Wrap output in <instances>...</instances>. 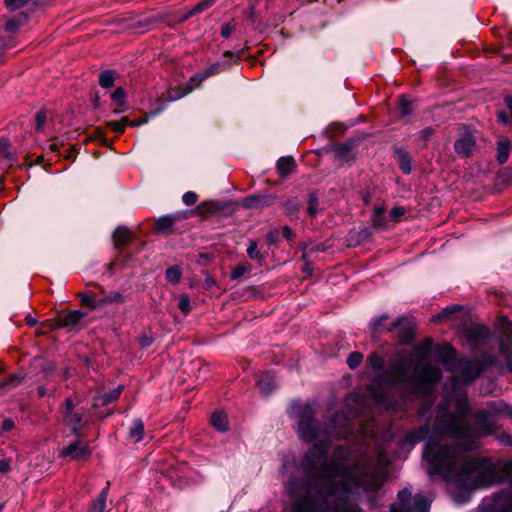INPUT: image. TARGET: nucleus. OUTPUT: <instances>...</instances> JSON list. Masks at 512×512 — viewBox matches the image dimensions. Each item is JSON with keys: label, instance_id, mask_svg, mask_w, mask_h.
I'll use <instances>...</instances> for the list:
<instances>
[{"label": "nucleus", "instance_id": "39", "mask_svg": "<svg viewBox=\"0 0 512 512\" xmlns=\"http://www.w3.org/2000/svg\"><path fill=\"white\" fill-rule=\"evenodd\" d=\"M197 200H198L197 194L192 191L185 192L182 196V201L187 206L194 205L197 202Z\"/></svg>", "mask_w": 512, "mask_h": 512}, {"label": "nucleus", "instance_id": "61", "mask_svg": "<svg viewBox=\"0 0 512 512\" xmlns=\"http://www.w3.org/2000/svg\"><path fill=\"white\" fill-rule=\"evenodd\" d=\"M36 319L31 317V316H27L26 317V324L29 326V327H33L35 324H36Z\"/></svg>", "mask_w": 512, "mask_h": 512}, {"label": "nucleus", "instance_id": "49", "mask_svg": "<svg viewBox=\"0 0 512 512\" xmlns=\"http://www.w3.org/2000/svg\"><path fill=\"white\" fill-rule=\"evenodd\" d=\"M405 213V209L402 208V207H395L391 210L390 212V215L391 217L395 218V219H398L400 218L401 216H403Z\"/></svg>", "mask_w": 512, "mask_h": 512}, {"label": "nucleus", "instance_id": "21", "mask_svg": "<svg viewBox=\"0 0 512 512\" xmlns=\"http://www.w3.org/2000/svg\"><path fill=\"white\" fill-rule=\"evenodd\" d=\"M395 153L400 169L405 174H410L412 171V156L410 153L403 148H397Z\"/></svg>", "mask_w": 512, "mask_h": 512}, {"label": "nucleus", "instance_id": "29", "mask_svg": "<svg viewBox=\"0 0 512 512\" xmlns=\"http://www.w3.org/2000/svg\"><path fill=\"white\" fill-rule=\"evenodd\" d=\"M175 217L172 215L162 216L156 222V229L158 231H166L172 227Z\"/></svg>", "mask_w": 512, "mask_h": 512}, {"label": "nucleus", "instance_id": "25", "mask_svg": "<svg viewBox=\"0 0 512 512\" xmlns=\"http://www.w3.org/2000/svg\"><path fill=\"white\" fill-rule=\"evenodd\" d=\"M108 487H105L93 502L90 512H105L106 501H107Z\"/></svg>", "mask_w": 512, "mask_h": 512}, {"label": "nucleus", "instance_id": "18", "mask_svg": "<svg viewBox=\"0 0 512 512\" xmlns=\"http://www.w3.org/2000/svg\"><path fill=\"white\" fill-rule=\"evenodd\" d=\"M122 391L123 386L119 385L118 387L112 389L111 391L98 396L95 399L94 407L109 405L110 403L116 401L120 397Z\"/></svg>", "mask_w": 512, "mask_h": 512}, {"label": "nucleus", "instance_id": "3", "mask_svg": "<svg viewBox=\"0 0 512 512\" xmlns=\"http://www.w3.org/2000/svg\"><path fill=\"white\" fill-rule=\"evenodd\" d=\"M433 467L446 477L453 479L454 483L469 489L508 482L506 491H509V504L508 506L498 504L494 512H512V460L501 462L492 458L475 459L468 461L462 470H457L451 463L436 464L434 460Z\"/></svg>", "mask_w": 512, "mask_h": 512}, {"label": "nucleus", "instance_id": "11", "mask_svg": "<svg viewBox=\"0 0 512 512\" xmlns=\"http://www.w3.org/2000/svg\"><path fill=\"white\" fill-rule=\"evenodd\" d=\"M64 423L70 427L73 434H79L84 425L83 410L75 409V404L71 398H67L63 405Z\"/></svg>", "mask_w": 512, "mask_h": 512}, {"label": "nucleus", "instance_id": "17", "mask_svg": "<svg viewBox=\"0 0 512 512\" xmlns=\"http://www.w3.org/2000/svg\"><path fill=\"white\" fill-rule=\"evenodd\" d=\"M0 161L9 167L16 163L15 153L10 151V142L6 138H0Z\"/></svg>", "mask_w": 512, "mask_h": 512}, {"label": "nucleus", "instance_id": "28", "mask_svg": "<svg viewBox=\"0 0 512 512\" xmlns=\"http://www.w3.org/2000/svg\"><path fill=\"white\" fill-rule=\"evenodd\" d=\"M181 275V268L179 266H172L166 270L165 277L168 282L176 284L180 281Z\"/></svg>", "mask_w": 512, "mask_h": 512}, {"label": "nucleus", "instance_id": "10", "mask_svg": "<svg viewBox=\"0 0 512 512\" xmlns=\"http://www.w3.org/2000/svg\"><path fill=\"white\" fill-rule=\"evenodd\" d=\"M477 142L476 131L469 126L459 128V138L454 142V150L458 156L468 158L472 155Z\"/></svg>", "mask_w": 512, "mask_h": 512}, {"label": "nucleus", "instance_id": "53", "mask_svg": "<svg viewBox=\"0 0 512 512\" xmlns=\"http://www.w3.org/2000/svg\"><path fill=\"white\" fill-rule=\"evenodd\" d=\"M62 145V143H60L58 141L57 138L53 139V141L49 144V150L54 152V153H57L59 151V148L60 146Z\"/></svg>", "mask_w": 512, "mask_h": 512}, {"label": "nucleus", "instance_id": "7", "mask_svg": "<svg viewBox=\"0 0 512 512\" xmlns=\"http://www.w3.org/2000/svg\"><path fill=\"white\" fill-rule=\"evenodd\" d=\"M224 59L222 61H217L210 66H208L205 70L195 74L192 76L185 87L184 92L179 96L182 97L188 93H190L195 87H198L201 82L206 80L208 77L217 75L225 70H227L232 64H235L240 59L238 54H235L231 51H226L223 55Z\"/></svg>", "mask_w": 512, "mask_h": 512}, {"label": "nucleus", "instance_id": "60", "mask_svg": "<svg viewBox=\"0 0 512 512\" xmlns=\"http://www.w3.org/2000/svg\"><path fill=\"white\" fill-rule=\"evenodd\" d=\"M140 343H141L142 347H147V346L151 345L152 341L148 337H141Z\"/></svg>", "mask_w": 512, "mask_h": 512}, {"label": "nucleus", "instance_id": "34", "mask_svg": "<svg viewBox=\"0 0 512 512\" xmlns=\"http://www.w3.org/2000/svg\"><path fill=\"white\" fill-rule=\"evenodd\" d=\"M363 360V355L360 352H351L347 357V365L350 369L357 368Z\"/></svg>", "mask_w": 512, "mask_h": 512}, {"label": "nucleus", "instance_id": "33", "mask_svg": "<svg viewBox=\"0 0 512 512\" xmlns=\"http://www.w3.org/2000/svg\"><path fill=\"white\" fill-rule=\"evenodd\" d=\"M399 109L402 116H407L412 113V104L408 97L402 95L399 99Z\"/></svg>", "mask_w": 512, "mask_h": 512}, {"label": "nucleus", "instance_id": "36", "mask_svg": "<svg viewBox=\"0 0 512 512\" xmlns=\"http://www.w3.org/2000/svg\"><path fill=\"white\" fill-rule=\"evenodd\" d=\"M111 97H112L113 101L116 102L117 105H119V106L125 105L126 94H125V91L123 88H121V87L116 88L114 90V92L112 93Z\"/></svg>", "mask_w": 512, "mask_h": 512}, {"label": "nucleus", "instance_id": "47", "mask_svg": "<svg viewBox=\"0 0 512 512\" xmlns=\"http://www.w3.org/2000/svg\"><path fill=\"white\" fill-rule=\"evenodd\" d=\"M14 427H15L14 421L12 419H10V418H7V419L3 420V422H2L1 431L2 432H9Z\"/></svg>", "mask_w": 512, "mask_h": 512}, {"label": "nucleus", "instance_id": "48", "mask_svg": "<svg viewBox=\"0 0 512 512\" xmlns=\"http://www.w3.org/2000/svg\"><path fill=\"white\" fill-rule=\"evenodd\" d=\"M497 119L499 122L503 123L504 125H508L512 123L511 117L507 115L506 112L500 111L497 113Z\"/></svg>", "mask_w": 512, "mask_h": 512}, {"label": "nucleus", "instance_id": "6", "mask_svg": "<svg viewBox=\"0 0 512 512\" xmlns=\"http://www.w3.org/2000/svg\"><path fill=\"white\" fill-rule=\"evenodd\" d=\"M367 364L377 372L375 383H383L388 388H396L400 384L405 386L410 384V381L406 379L410 364L403 353L397 354L386 370L383 358L375 352L367 357Z\"/></svg>", "mask_w": 512, "mask_h": 512}, {"label": "nucleus", "instance_id": "31", "mask_svg": "<svg viewBox=\"0 0 512 512\" xmlns=\"http://www.w3.org/2000/svg\"><path fill=\"white\" fill-rule=\"evenodd\" d=\"M247 255L252 260H262L264 258L263 254L257 247V243L255 241H251L247 247Z\"/></svg>", "mask_w": 512, "mask_h": 512}, {"label": "nucleus", "instance_id": "38", "mask_svg": "<svg viewBox=\"0 0 512 512\" xmlns=\"http://www.w3.org/2000/svg\"><path fill=\"white\" fill-rule=\"evenodd\" d=\"M473 336L476 338L478 342H483L484 340L488 339L489 337V329L485 327H479L476 328L473 331Z\"/></svg>", "mask_w": 512, "mask_h": 512}, {"label": "nucleus", "instance_id": "41", "mask_svg": "<svg viewBox=\"0 0 512 512\" xmlns=\"http://www.w3.org/2000/svg\"><path fill=\"white\" fill-rule=\"evenodd\" d=\"M47 116L45 112L40 111L36 114L35 122H36V130L41 131L46 123Z\"/></svg>", "mask_w": 512, "mask_h": 512}, {"label": "nucleus", "instance_id": "22", "mask_svg": "<svg viewBox=\"0 0 512 512\" xmlns=\"http://www.w3.org/2000/svg\"><path fill=\"white\" fill-rule=\"evenodd\" d=\"M129 438L134 442H140L144 437V424L141 419H134L129 429Z\"/></svg>", "mask_w": 512, "mask_h": 512}, {"label": "nucleus", "instance_id": "42", "mask_svg": "<svg viewBox=\"0 0 512 512\" xmlns=\"http://www.w3.org/2000/svg\"><path fill=\"white\" fill-rule=\"evenodd\" d=\"M29 1L30 0H5V3L10 10H16L23 7Z\"/></svg>", "mask_w": 512, "mask_h": 512}, {"label": "nucleus", "instance_id": "12", "mask_svg": "<svg viewBox=\"0 0 512 512\" xmlns=\"http://www.w3.org/2000/svg\"><path fill=\"white\" fill-rule=\"evenodd\" d=\"M85 317V313L79 310H73L68 312H63L58 315L56 319L53 320L52 328L53 329H67L68 331H77L80 326L81 320Z\"/></svg>", "mask_w": 512, "mask_h": 512}, {"label": "nucleus", "instance_id": "50", "mask_svg": "<svg viewBox=\"0 0 512 512\" xmlns=\"http://www.w3.org/2000/svg\"><path fill=\"white\" fill-rule=\"evenodd\" d=\"M433 133L434 130L431 127H426L420 132V136L424 141H427Z\"/></svg>", "mask_w": 512, "mask_h": 512}, {"label": "nucleus", "instance_id": "26", "mask_svg": "<svg viewBox=\"0 0 512 512\" xmlns=\"http://www.w3.org/2000/svg\"><path fill=\"white\" fill-rule=\"evenodd\" d=\"M115 81V72L112 70H105L99 76V84L103 88H110Z\"/></svg>", "mask_w": 512, "mask_h": 512}, {"label": "nucleus", "instance_id": "52", "mask_svg": "<svg viewBox=\"0 0 512 512\" xmlns=\"http://www.w3.org/2000/svg\"><path fill=\"white\" fill-rule=\"evenodd\" d=\"M10 469V460L1 459L0 460V473H6Z\"/></svg>", "mask_w": 512, "mask_h": 512}, {"label": "nucleus", "instance_id": "56", "mask_svg": "<svg viewBox=\"0 0 512 512\" xmlns=\"http://www.w3.org/2000/svg\"><path fill=\"white\" fill-rule=\"evenodd\" d=\"M505 104L508 108V111L510 113V117H511V120H512V96H506L505 99Z\"/></svg>", "mask_w": 512, "mask_h": 512}, {"label": "nucleus", "instance_id": "43", "mask_svg": "<svg viewBox=\"0 0 512 512\" xmlns=\"http://www.w3.org/2000/svg\"><path fill=\"white\" fill-rule=\"evenodd\" d=\"M317 199L314 194H310L309 196V205H308V213L311 216H315L317 214Z\"/></svg>", "mask_w": 512, "mask_h": 512}, {"label": "nucleus", "instance_id": "4", "mask_svg": "<svg viewBox=\"0 0 512 512\" xmlns=\"http://www.w3.org/2000/svg\"><path fill=\"white\" fill-rule=\"evenodd\" d=\"M431 351L432 340L428 338L414 349L412 355L415 361L412 377L417 382L414 391L424 397L430 396L433 387L442 377L440 368L428 363Z\"/></svg>", "mask_w": 512, "mask_h": 512}, {"label": "nucleus", "instance_id": "27", "mask_svg": "<svg viewBox=\"0 0 512 512\" xmlns=\"http://www.w3.org/2000/svg\"><path fill=\"white\" fill-rule=\"evenodd\" d=\"M251 270H252V266L250 263L246 262V263L240 264L232 270L230 278L232 280H237V279L241 278L242 276H244L245 274L249 273Z\"/></svg>", "mask_w": 512, "mask_h": 512}, {"label": "nucleus", "instance_id": "45", "mask_svg": "<svg viewBox=\"0 0 512 512\" xmlns=\"http://www.w3.org/2000/svg\"><path fill=\"white\" fill-rule=\"evenodd\" d=\"M107 126L117 133H122L125 130V124H121L120 121H109Z\"/></svg>", "mask_w": 512, "mask_h": 512}, {"label": "nucleus", "instance_id": "64", "mask_svg": "<svg viewBox=\"0 0 512 512\" xmlns=\"http://www.w3.org/2000/svg\"><path fill=\"white\" fill-rule=\"evenodd\" d=\"M503 414H506V415H508V416L512 417V406H510V405H508V404L506 403L505 412H504Z\"/></svg>", "mask_w": 512, "mask_h": 512}, {"label": "nucleus", "instance_id": "40", "mask_svg": "<svg viewBox=\"0 0 512 512\" xmlns=\"http://www.w3.org/2000/svg\"><path fill=\"white\" fill-rule=\"evenodd\" d=\"M295 468V461L294 459L292 460H286L283 465L281 466L279 472L285 476L287 474H290L292 472V470Z\"/></svg>", "mask_w": 512, "mask_h": 512}, {"label": "nucleus", "instance_id": "32", "mask_svg": "<svg viewBox=\"0 0 512 512\" xmlns=\"http://www.w3.org/2000/svg\"><path fill=\"white\" fill-rule=\"evenodd\" d=\"M178 307L184 315H188L191 311V301L187 294L179 296Z\"/></svg>", "mask_w": 512, "mask_h": 512}, {"label": "nucleus", "instance_id": "57", "mask_svg": "<svg viewBox=\"0 0 512 512\" xmlns=\"http://www.w3.org/2000/svg\"><path fill=\"white\" fill-rule=\"evenodd\" d=\"M148 121L147 118L145 119H141V120H134V121H131L130 122V127H138V126H141L143 124H146Z\"/></svg>", "mask_w": 512, "mask_h": 512}, {"label": "nucleus", "instance_id": "46", "mask_svg": "<svg viewBox=\"0 0 512 512\" xmlns=\"http://www.w3.org/2000/svg\"><path fill=\"white\" fill-rule=\"evenodd\" d=\"M297 485L298 483L293 477L289 476L286 479V488L290 494L296 493Z\"/></svg>", "mask_w": 512, "mask_h": 512}, {"label": "nucleus", "instance_id": "51", "mask_svg": "<svg viewBox=\"0 0 512 512\" xmlns=\"http://www.w3.org/2000/svg\"><path fill=\"white\" fill-rule=\"evenodd\" d=\"M18 29V23L15 20H9L5 24V30L8 32H15Z\"/></svg>", "mask_w": 512, "mask_h": 512}, {"label": "nucleus", "instance_id": "5", "mask_svg": "<svg viewBox=\"0 0 512 512\" xmlns=\"http://www.w3.org/2000/svg\"><path fill=\"white\" fill-rule=\"evenodd\" d=\"M438 360L447 371L458 373L462 377L463 384L478 378L493 363L490 356H482L473 360L457 357L455 350L450 345H444L440 348Z\"/></svg>", "mask_w": 512, "mask_h": 512}, {"label": "nucleus", "instance_id": "30", "mask_svg": "<svg viewBox=\"0 0 512 512\" xmlns=\"http://www.w3.org/2000/svg\"><path fill=\"white\" fill-rule=\"evenodd\" d=\"M22 379L23 378L18 375L11 376L7 380L0 382V390L8 391L16 387L22 381Z\"/></svg>", "mask_w": 512, "mask_h": 512}, {"label": "nucleus", "instance_id": "14", "mask_svg": "<svg viewBox=\"0 0 512 512\" xmlns=\"http://www.w3.org/2000/svg\"><path fill=\"white\" fill-rule=\"evenodd\" d=\"M88 454H89L88 446L83 445L78 441H75V442L69 444L61 452V455L65 456V457L69 456V457H71V459H75V460L86 457V456H88Z\"/></svg>", "mask_w": 512, "mask_h": 512}, {"label": "nucleus", "instance_id": "54", "mask_svg": "<svg viewBox=\"0 0 512 512\" xmlns=\"http://www.w3.org/2000/svg\"><path fill=\"white\" fill-rule=\"evenodd\" d=\"M37 394L39 397H46L51 395V393L45 386H39L37 389Z\"/></svg>", "mask_w": 512, "mask_h": 512}, {"label": "nucleus", "instance_id": "59", "mask_svg": "<svg viewBox=\"0 0 512 512\" xmlns=\"http://www.w3.org/2000/svg\"><path fill=\"white\" fill-rule=\"evenodd\" d=\"M292 235H293V232L292 230L288 227V226H285L283 228V236L287 239H291L292 238Z\"/></svg>", "mask_w": 512, "mask_h": 512}, {"label": "nucleus", "instance_id": "16", "mask_svg": "<svg viewBox=\"0 0 512 512\" xmlns=\"http://www.w3.org/2000/svg\"><path fill=\"white\" fill-rule=\"evenodd\" d=\"M272 198L267 195H251L243 199L242 206L247 209H258L272 204Z\"/></svg>", "mask_w": 512, "mask_h": 512}, {"label": "nucleus", "instance_id": "62", "mask_svg": "<svg viewBox=\"0 0 512 512\" xmlns=\"http://www.w3.org/2000/svg\"><path fill=\"white\" fill-rule=\"evenodd\" d=\"M429 409H430V406H429V407H426V405H425V406H423V407L420 409V411H419L420 416H421L422 418H424V417L426 416V414H427V412H428V410H429Z\"/></svg>", "mask_w": 512, "mask_h": 512}, {"label": "nucleus", "instance_id": "58", "mask_svg": "<svg viewBox=\"0 0 512 512\" xmlns=\"http://www.w3.org/2000/svg\"><path fill=\"white\" fill-rule=\"evenodd\" d=\"M82 303L86 304V305H90L92 306L93 303H94V299L92 296H89V295H84L82 297Z\"/></svg>", "mask_w": 512, "mask_h": 512}, {"label": "nucleus", "instance_id": "37", "mask_svg": "<svg viewBox=\"0 0 512 512\" xmlns=\"http://www.w3.org/2000/svg\"><path fill=\"white\" fill-rule=\"evenodd\" d=\"M215 0H203L199 2L190 12L189 15H195L197 13H200L209 7H211L214 4Z\"/></svg>", "mask_w": 512, "mask_h": 512}, {"label": "nucleus", "instance_id": "19", "mask_svg": "<svg viewBox=\"0 0 512 512\" xmlns=\"http://www.w3.org/2000/svg\"><path fill=\"white\" fill-rule=\"evenodd\" d=\"M132 240V232L125 226H119L113 234V242L117 248L125 246Z\"/></svg>", "mask_w": 512, "mask_h": 512}, {"label": "nucleus", "instance_id": "24", "mask_svg": "<svg viewBox=\"0 0 512 512\" xmlns=\"http://www.w3.org/2000/svg\"><path fill=\"white\" fill-rule=\"evenodd\" d=\"M211 423L218 431L224 432L228 429L227 416L222 411H215L212 414Z\"/></svg>", "mask_w": 512, "mask_h": 512}, {"label": "nucleus", "instance_id": "15", "mask_svg": "<svg viewBox=\"0 0 512 512\" xmlns=\"http://www.w3.org/2000/svg\"><path fill=\"white\" fill-rule=\"evenodd\" d=\"M257 385L263 395L270 394L276 387L275 376L272 372H262L258 375Z\"/></svg>", "mask_w": 512, "mask_h": 512}, {"label": "nucleus", "instance_id": "63", "mask_svg": "<svg viewBox=\"0 0 512 512\" xmlns=\"http://www.w3.org/2000/svg\"><path fill=\"white\" fill-rule=\"evenodd\" d=\"M287 210L291 211L292 213L297 212L299 210L298 204H291V207L287 205Z\"/></svg>", "mask_w": 512, "mask_h": 512}, {"label": "nucleus", "instance_id": "20", "mask_svg": "<svg viewBox=\"0 0 512 512\" xmlns=\"http://www.w3.org/2000/svg\"><path fill=\"white\" fill-rule=\"evenodd\" d=\"M512 144L509 139L503 138L497 142L496 147V159L500 164H504L508 161Z\"/></svg>", "mask_w": 512, "mask_h": 512}, {"label": "nucleus", "instance_id": "23", "mask_svg": "<svg viewBox=\"0 0 512 512\" xmlns=\"http://www.w3.org/2000/svg\"><path fill=\"white\" fill-rule=\"evenodd\" d=\"M295 161L291 157H281L277 161V170L282 177H287L294 169Z\"/></svg>", "mask_w": 512, "mask_h": 512}, {"label": "nucleus", "instance_id": "1", "mask_svg": "<svg viewBox=\"0 0 512 512\" xmlns=\"http://www.w3.org/2000/svg\"><path fill=\"white\" fill-rule=\"evenodd\" d=\"M289 415L297 423L299 437L312 447L305 453L301 468L307 479L304 494L294 502L295 512H365L358 504L349 502L352 493L363 495L370 507L376 508L385 494L389 459L382 448L372 454L367 445L355 443L338 446L328 459L333 439L351 434L350 419L336 413L325 427L315 418L314 404L293 402Z\"/></svg>", "mask_w": 512, "mask_h": 512}, {"label": "nucleus", "instance_id": "55", "mask_svg": "<svg viewBox=\"0 0 512 512\" xmlns=\"http://www.w3.org/2000/svg\"><path fill=\"white\" fill-rule=\"evenodd\" d=\"M376 401L380 404L391 405V403L386 399V396L381 394H375Z\"/></svg>", "mask_w": 512, "mask_h": 512}, {"label": "nucleus", "instance_id": "35", "mask_svg": "<svg viewBox=\"0 0 512 512\" xmlns=\"http://www.w3.org/2000/svg\"><path fill=\"white\" fill-rule=\"evenodd\" d=\"M387 319V314H382L380 316L373 318L370 322V330L372 331V333H377Z\"/></svg>", "mask_w": 512, "mask_h": 512}, {"label": "nucleus", "instance_id": "2", "mask_svg": "<svg viewBox=\"0 0 512 512\" xmlns=\"http://www.w3.org/2000/svg\"><path fill=\"white\" fill-rule=\"evenodd\" d=\"M487 407L488 410L479 409L473 413L475 427H471L467 423L470 413L467 395L462 393L453 396L447 393L443 403L437 408L433 427L426 423L408 430L402 440V446H413L425 440L423 458L428 464L429 476L453 482V479L434 469L433 461L439 465L451 463L457 470H462L468 461L479 459L468 457L467 452L477 448L478 438L493 435L499 429L495 417L505 412L506 402L488 401Z\"/></svg>", "mask_w": 512, "mask_h": 512}, {"label": "nucleus", "instance_id": "44", "mask_svg": "<svg viewBox=\"0 0 512 512\" xmlns=\"http://www.w3.org/2000/svg\"><path fill=\"white\" fill-rule=\"evenodd\" d=\"M235 30V25L232 23H227L221 28V36L224 38H229Z\"/></svg>", "mask_w": 512, "mask_h": 512}, {"label": "nucleus", "instance_id": "9", "mask_svg": "<svg viewBox=\"0 0 512 512\" xmlns=\"http://www.w3.org/2000/svg\"><path fill=\"white\" fill-rule=\"evenodd\" d=\"M496 329L500 332V353L507 361V369L512 373V328L509 319L505 316L498 318Z\"/></svg>", "mask_w": 512, "mask_h": 512}, {"label": "nucleus", "instance_id": "13", "mask_svg": "<svg viewBox=\"0 0 512 512\" xmlns=\"http://www.w3.org/2000/svg\"><path fill=\"white\" fill-rule=\"evenodd\" d=\"M508 496H509V491H506V489H504L498 493H495L490 498H488V497L485 498L477 512H494V510L498 504H504L505 506H508V504H509Z\"/></svg>", "mask_w": 512, "mask_h": 512}, {"label": "nucleus", "instance_id": "8", "mask_svg": "<svg viewBox=\"0 0 512 512\" xmlns=\"http://www.w3.org/2000/svg\"><path fill=\"white\" fill-rule=\"evenodd\" d=\"M430 503L421 494L412 496V492L404 488L398 492V500L390 507L389 512H429Z\"/></svg>", "mask_w": 512, "mask_h": 512}]
</instances>
